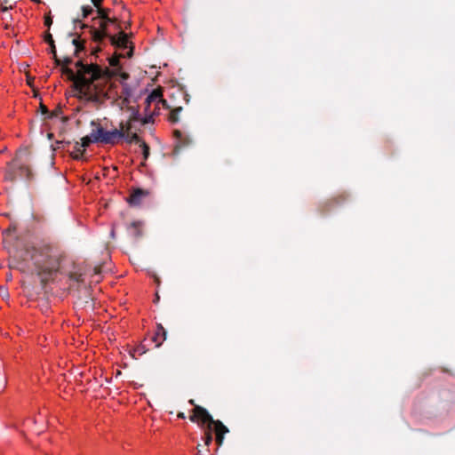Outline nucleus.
<instances>
[{
    "mask_svg": "<svg viewBox=\"0 0 455 455\" xmlns=\"http://www.w3.org/2000/svg\"><path fill=\"white\" fill-rule=\"evenodd\" d=\"M3 242L16 251H25L33 261L42 283H47L59 272L78 283H84V276L91 267L84 262H76L57 246L43 244L35 246L29 229H3Z\"/></svg>",
    "mask_w": 455,
    "mask_h": 455,
    "instance_id": "nucleus-1",
    "label": "nucleus"
},
{
    "mask_svg": "<svg viewBox=\"0 0 455 455\" xmlns=\"http://www.w3.org/2000/svg\"><path fill=\"white\" fill-rule=\"evenodd\" d=\"M96 12L98 14L97 19H99V28L82 23L79 20H75L74 22L75 24L79 23L82 28H88L92 41L98 44H101L112 35L110 27H114L116 30H120L121 27L118 24L117 19L110 16V9L102 8ZM95 20L96 18H93V20Z\"/></svg>",
    "mask_w": 455,
    "mask_h": 455,
    "instance_id": "nucleus-2",
    "label": "nucleus"
},
{
    "mask_svg": "<svg viewBox=\"0 0 455 455\" xmlns=\"http://www.w3.org/2000/svg\"><path fill=\"white\" fill-rule=\"evenodd\" d=\"M189 403L194 405V409L192 410V414L189 416V419L192 422L201 423L203 426H204V424H208L211 427H214V433L216 435L215 441L217 446H221L223 443L224 435L228 433V428L220 420L213 419L212 416L205 408L195 404L194 400H189Z\"/></svg>",
    "mask_w": 455,
    "mask_h": 455,
    "instance_id": "nucleus-3",
    "label": "nucleus"
},
{
    "mask_svg": "<svg viewBox=\"0 0 455 455\" xmlns=\"http://www.w3.org/2000/svg\"><path fill=\"white\" fill-rule=\"evenodd\" d=\"M91 125L95 127L97 133L96 139L99 141V145H116L124 137V130L123 127L108 131L96 121H92Z\"/></svg>",
    "mask_w": 455,
    "mask_h": 455,
    "instance_id": "nucleus-4",
    "label": "nucleus"
},
{
    "mask_svg": "<svg viewBox=\"0 0 455 455\" xmlns=\"http://www.w3.org/2000/svg\"><path fill=\"white\" fill-rule=\"evenodd\" d=\"M18 177L30 180L32 179L30 169L26 165L17 164L16 161L8 163L4 172V180L13 182Z\"/></svg>",
    "mask_w": 455,
    "mask_h": 455,
    "instance_id": "nucleus-5",
    "label": "nucleus"
},
{
    "mask_svg": "<svg viewBox=\"0 0 455 455\" xmlns=\"http://www.w3.org/2000/svg\"><path fill=\"white\" fill-rule=\"evenodd\" d=\"M107 40L109 41L111 45L115 48L127 52L122 55L124 58H132L133 55V47L131 45L128 34L124 32L122 29L118 30L116 35H111Z\"/></svg>",
    "mask_w": 455,
    "mask_h": 455,
    "instance_id": "nucleus-6",
    "label": "nucleus"
},
{
    "mask_svg": "<svg viewBox=\"0 0 455 455\" xmlns=\"http://www.w3.org/2000/svg\"><path fill=\"white\" fill-rule=\"evenodd\" d=\"M150 195L149 190L140 188H132L129 197L126 199L127 203L132 207L140 206L146 197Z\"/></svg>",
    "mask_w": 455,
    "mask_h": 455,
    "instance_id": "nucleus-7",
    "label": "nucleus"
},
{
    "mask_svg": "<svg viewBox=\"0 0 455 455\" xmlns=\"http://www.w3.org/2000/svg\"><path fill=\"white\" fill-rule=\"evenodd\" d=\"M74 90L77 93V98L80 100H84L87 102H92L95 104L100 103V93H91L84 92V89H83V86L74 84Z\"/></svg>",
    "mask_w": 455,
    "mask_h": 455,
    "instance_id": "nucleus-8",
    "label": "nucleus"
},
{
    "mask_svg": "<svg viewBox=\"0 0 455 455\" xmlns=\"http://www.w3.org/2000/svg\"><path fill=\"white\" fill-rule=\"evenodd\" d=\"M76 67L78 68L80 75H89L92 78H96L99 74V68L97 65L84 63L83 60H77Z\"/></svg>",
    "mask_w": 455,
    "mask_h": 455,
    "instance_id": "nucleus-9",
    "label": "nucleus"
},
{
    "mask_svg": "<svg viewBox=\"0 0 455 455\" xmlns=\"http://www.w3.org/2000/svg\"><path fill=\"white\" fill-rule=\"evenodd\" d=\"M94 78H87L84 76H77V79L75 82V84H77L81 86H83V89H84V92H91V93H99L98 86L93 84Z\"/></svg>",
    "mask_w": 455,
    "mask_h": 455,
    "instance_id": "nucleus-10",
    "label": "nucleus"
},
{
    "mask_svg": "<svg viewBox=\"0 0 455 455\" xmlns=\"http://www.w3.org/2000/svg\"><path fill=\"white\" fill-rule=\"evenodd\" d=\"M173 136L175 139V153H178L180 149L182 148H185L188 146L191 143V140L188 136L185 135L180 130H174L173 131Z\"/></svg>",
    "mask_w": 455,
    "mask_h": 455,
    "instance_id": "nucleus-11",
    "label": "nucleus"
},
{
    "mask_svg": "<svg viewBox=\"0 0 455 455\" xmlns=\"http://www.w3.org/2000/svg\"><path fill=\"white\" fill-rule=\"evenodd\" d=\"M44 40L49 45L48 52L50 54H52V59L54 60L55 64L59 65L60 62V59H59L58 56H57V51H56L55 43H54L52 35L49 31L44 33Z\"/></svg>",
    "mask_w": 455,
    "mask_h": 455,
    "instance_id": "nucleus-12",
    "label": "nucleus"
},
{
    "mask_svg": "<svg viewBox=\"0 0 455 455\" xmlns=\"http://www.w3.org/2000/svg\"><path fill=\"white\" fill-rule=\"evenodd\" d=\"M153 102H162L163 104H165L166 101L162 98V94L157 90H152L149 94L147 96L145 100V111L148 112L151 103Z\"/></svg>",
    "mask_w": 455,
    "mask_h": 455,
    "instance_id": "nucleus-13",
    "label": "nucleus"
},
{
    "mask_svg": "<svg viewBox=\"0 0 455 455\" xmlns=\"http://www.w3.org/2000/svg\"><path fill=\"white\" fill-rule=\"evenodd\" d=\"M166 331L161 323L156 326V332L151 338V340L156 343L155 347H159L163 342L166 339Z\"/></svg>",
    "mask_w": 455,
    "mask_h": 455,
    "instance_id": "nucleus-14",
    "label": "nucleus"
},
{
    "mask_svg": "<svg viewBox=\"0 0 455 455\" xmlns=\"http://www.w3.org/2000/svg\"><path fill=\"white\" fill-rule=\"evenodd\" d=\"M96 134L97 133L94 127L88 135L83 137L81 140L78 141L80 143V146H77V148H83L86 151V148L90 147L92 144L99 145V141L96 139Z\"/></svg>",
    "mask_w": 455,
    "mask_h": 455,
    "instance_id": "nucleus-15",
    "label": "nucleus"
},
{
    "mask_svg": "<svg viewBox=\"0 0 455 455\" xmlns=\"http://www.w3.org/2000/svg\"><path fill=\"white\" fill-rule=\"evenodd\" d=\"M198 424L204 428V436L203 439L204 442V446L206 447V451L209 452L208 447L212 444L213 440L212 433H214V427H211L208 424H204V426H203L201 423Z\"/></svg>",
    "mask_w": 455,
    "mask_h": 455,
    "instance_id": "nucleus-16",
    "label": "nucleus"
},
{
    "mask_svg": "<svg viewBox=\"0 0 455 455\" xmlns=\"http://www.w3.org/2000/svg\"><path fill=\"white\" fill-rule=\"evenodd\" d=\"M73 62L70 57H65L63 60H60V62L58 66L62 67V72L67 74L70 78L75 79L76 76L72 68H69Z\"/></svg>",
    "mask_w": 455,
    "mask_h": 455,
    "instance_id": "nucleus-17",
    "label": "nucleus"
},
{
    "mask_svg": "<svg viewBox=\"0 0 455 455\" xmlns=\"http://www.w3.org/2000/svg\"><path fill=\"white\" fill-rule=\"evenodd\" d=\"M131 126H129L126 131H124V137L121 139L124 140L126 143L128 144H132V143H135V144H140L143 140L140 139V137L137 134V133H130L129 132V130H130Z\"/></svg>",
    "mask_w": 455,
    "mask_h": 455,
    "instance_id": "nucleus-18",
    "label": "nucleus"
},
{
    "mask_svg": "<svg viewBox=\"0 0 455 455\" xmlns=\"http://www.w3.org/2000/svg\"><path fill=\"white\" fill-rule=\"evenodd\" d=\"M77 146H80V143L78 141H76L72 157L75 160H83L85 150L83 148H77Z\"/></svg>",
    "mask_w": 455,
    "mask_h": 455,
    "instance_id": "nucleus-19",
    "label": "nucleus"
},
{
    "mask_svg": "<svg viewBox=\"0 0 455 455\" xmlns=\"http://www.w3.org/2000/svg\"><path fill=\"white\" fill-rule=\"evenodd\" d=\"M147 351L148 348L146 347V346L144 344H140L137 347H133L130 354L133 358H137V356L142 355Z\"/></svg>",
    "mask_w": 455,
    "mask_h": 455,
    "instance_id": "nucleus-20",
    "label": "nucleus"
},
{
    "mask_svg": "<svg viewBox=\"0 0 455 455\" xmlns=\"http://www.w3.org/2000/svg\"><path fill=\"white\" fill-rule=\"evenodd\" d=\"M122 93L124 95V101L129 102V98L132 96V88L128 84H122Z\"/></svg>",
    "mask_w": 455,
    "mask_h": 455,
    "instance_id": "nucleus-21",
    "label": "nucleus"
},
{
    "mask_svg": "<svg viewBox=\"0 0 455 455\" xmlns=\"http://www.w3.org/2000/svg\"><path fill=\"white\" fill-rule=\"evenodd\" d=\"M181 108H176L175 110L172 111L170 116H169V121L172 123V124H176L179 122V113L181 111Z\"/></svg>",
    "mask_w": 455,
    "mask_h": 455,
    "instance_id": "nucleus-22",
    "label": "nucleus"
},
{
    "mask_svg": "<svg viewBox=\"0 0 455 455\" xmlns=\"http://www.w3.org/2000/svg\"><path fill=\"white\" fill-rule=\"evenodd\" d=\"M140 147L141 148V153L143 155V159L146 161L148 160V156H149V154H150V149H149V147L148 145L145 142V141H142L140 144Z\"/></svg>",
    "mask_w": 455,
    "mask_h": 455,
    "instance_id": "nucleus-23",
    "label": "nucleus"
},
{
    "mask_svg": "<svg viewBox=\"0 0 455 455\" xmlns=\"http://www.w3.org/2000/svg\"><path fill=\"white\" fill-rule=\"evenodd\" d=\"M94 12L93 8L90 5L82 6V17L83 19H86Z\"/></svg>",
    "mask_w": 455,
    "mask_h": 455,
    "instance_id": "nucleus-24",
    "label": "nucleus"
},
{
    "mask_svg": "<svg viewBox=\"0 0 455 455\" xmlns=\"http://www.w3.org/2000/svg\"><path fill=\"white\" fill-rule=\"evenodd\" d=\"M72 44L76 47L75 52H78L80 50L84 49V44L80 41L79 38H74L72 40Z\"/></svg>",
    "mask_w": 455,
    "mask_h": 455,
    "instance_id": "nucleus-25",
    "label": "nucleus"
},
{
    "mask_svg": "<svg viewBox=\"0 0 455 455\" xmlns=\"http://www.w3.org/2000/svg\"><path fill=\"white\" fill-rule=\"evenodd\" d=\"M62 113V110L60 108H57L53 111H50L49 116H47V119H52L55 117H59L60 115Z\"/></svg>",
    "mask_w": 455,
    "mask_h": 455,
    "instance_id": "nucleus-26",
    "label": "nucleus"
},
{
    "mask_svg": "<svg viewBox=\"0 0 455 455\" xmlns=\"http://www.w3.org/2000/svg\"><path fill=\"white\" fill-rule=\"evenodd\" d=\"M39 110L43 116H44V118L47 119V116H49L50 110L47 108L45 105L43 103L40 104Z\"/></svg>",
    "mask_w": 455,
    "mask_h": 455,
    "instance_id": "nucleus-27",
    "label": "nucleus"
},
{
    "mask_svg": "<svg viewBox=\"0 0 455 455\" xmlns=\"http://www.w3.org/2000/svg\"><path fill=\"white\" fill-rule=\"evenodd\" d=\"M52 24V17L51 16V13L44 16V26L48 28H51Z\"/></svg>",
    "mask_w": 455,
    "mask_h": 455,
    "instance_id": "nucleus-28",
    "label": "nucleus"
},
{
    "mask_svg": "<svg viewBox=\"0 0 455 455\" xmlns=\"http://www.w3.org/2000/svg\"><path fill=\"white\" fill-rule=\"evenodd\" d=\"M132 119L134 121H140L141 120V115L138 109L132 110Z\"/></svg>",
    "mask_w": 455,
    "mask_h": 455,
    "instance_id": "nucleus-29",
    "label": "nucleus"
},
{
    "mask_svg": "<svg viewBox=\"0 0 455 455\" xmlns=\"http://www.w3.org/2000/svg\"><path fill=\"white\" fill-rule=\"evenodd\" d=\"M140 121L144 124H149V123H151L153 121V115L152 114L147 115L145 117L141 118Z\"/></svg>",
    "mask_w": 455,
    "mask_h": 455,
    "instance_id": "nucleus-30",
    "label": "nucleus"
},
{
    "mask_svg": "<svg viewBox=\"0 0 455 455\" xmlns=\"http://www.w3.org/2000/svg\"><path fill=\"white\" fill-rule=\"evenodd\" d=\"M91 1L93 4V5L97 8V10L102 9V7H101L102 0H91Z\"/></svg>",
    "mask_w": 455,
    "mask_h": 455,
    "instance_id": "nucleus-31",
    "label": "nucleus"
},
{
    "mask_svg": "<svg viewBox=\"0 0 455 455\" xmlns=\"http://www.w3.org/2000/svg\"><path fill=\"white\" fill-rule=\"evenodd\" d=\"M1 10L4 14H8L9 8L7 6H2Z\"/></svg>",
    "mask_w": 455,
    "mask_h": 455,
    "instance_id": "nucleus-32",
    "label": "nucleus"
},
{
    "mask_svg": "<svg viewBox=\"0 0 455 455\" xmlns=\"http://www.w3.org/2000/svg\"><path fill=\"white\" fill-rule=\"evenodd\" d=\"M178 418L180 419H185V414L183 412H179L178 413Z\"/></svg>",
    "mask_w": 455,
    "mask_h": 455,
    "instance_id": "nucleus-33",
    "label": "nucleus"
},
{
    "mask_svg": "<svg viewBox=\"0 0 455 455\" xmlns=\"http://www.w3.org/2000/svg\"><path fill=\"white\" fill-rule=\"evenodd\" d=\"M115 235H116L115 229H111V230H110V236H111L112 238H114V237H115Z\"/></svg>",
    "mask_w": 455,
    "mask_h": 455,
    "instance_id": "nucleus-34",
    "label": "nucleus"
},
{
    "mask_svg": "<svg viewBox=\"0 0 455 455\" xmlns=\"http://www.w3.org/2000/svg\"><path fill=\"white\" fill-rule=\"evenodd\" d=\"M135 235H136V236H140L141 235L140 229H136Z\"/></svg>",
    "mask_w": 455,
    "mask_h": 455,
    "instance_id": "nucleus-35",
    "label": "nucleus"
},
{
    "mask_svg": "<svg viewBox=\"0 0 455 455\" xmlns=\"http://www.w3.org/2000/svg\"><path fill=\"white\" fill-rule=\"evenodd\" d=\"M131 228H137V224H136L135 222L132 223V226H131Z\"/></svg>",
    "mask_w": 455,
    "mask_h": 455,
    "instance_id": "nucleus-36",
    "label": "nucleus"
},
{
    "mask_svg": "<svg viewBox=\"0 0 455 455\" xmlns=\"http://www.w3.org/2000/svg\"><path fill=\"white\" fill-rule=\"evenodd\" d=\"M159 299H160V298H159L158 294H156V300H154V303H156V300L158 301V300H159Z\"/></svg>",
    "mask_w": 455,
    "mask_h": 455,
    "instance_id": "nucleus-37",
    "label": "nucleus"
},
{
    "mask_svg": "<svg viewBox=\"0 0 455 455\" xmlns=\"http://www.w3.org/2000/svg\"><path fill=\"white\" fill-rule=\"evenodd\" d=\"M159 299H160V298H159L158 294H156V300H154V303H156V300L158 301V300H159Z\"/></svg>",
    "mask_w": 455,
    "mask_h": 455,
    "instance_id": "nucleus-38",
    "label": "nucleus"
},
{
    "mask_svg": "<svg viewBox=\"0 0 455 455\" xmlns=\"http://www.w3.org/2000/svg\"><path fill=\"white\" fill-rule=\"evenodd\" d=\"M11 18L12 17V14H6V16L4 17V20H7V18Z\"/></svg>",
    "mask_w": 455,
    "mask_h": 455,
    "instance_id": "nucleus-39",
    "label": "nucleus"
},
{
    "mask_svg": "<svg viewBox=\"0 0 455 455\" xmlns=\"http://www.w3.org/2000/svg\"><path fill=\"white\" fill-rule=\"evenodd\" d=\"M11 18L12 17V14H6V16L4 17V20H7V18Z\"/></svg>",
    "mask_w": 455,
    "mask_h": 455,
    "instance_id": "nucleus-40",
    "label": "nucleus"
},
{
    "mask_svg": "<svg viewBox=\"0 0 455 455\" xmlns=\"http://www.w3.org/2000/svg\"><path fill=\"white\" fill-rule=\"evenodd\" d=\"M11 18L12 17V14H6V16L4 17V20H7V18Z\"/></svg>",
    "mask_w": 455,
    "mask_h": 455,
    "instance_id": "nucleus-41",
    "label": "nucleus"
},
{
    "mask_svg": "<svg viewBox=\"0 0 455 455\" xmlns=\"http://www.w3.org/2000/svg\"><path fill=\"white\" fill-rule=\"evenodd\" d=\"M196 455H204V454L202 453L201 450H198Z\"/></svg>",
    "mask_w": 455,
    "mask_h": 455,
    "instance_id": "nucleus-42",
    "label": "nucleus"
},
{
    "mask_svg": "<svg viewBox=\"0 0 455 455\" xmlns=\"http://www.w3.org/2000/svg\"><path fill=\"white\" fill-rule=\"evenodd\" d=\"M127 77H128V75H126V74L123 76L124 79H126Z\"/></svg>",
    "mask_w": 455,
    "mask_h": 455,
    "instance_id": "nucleus-43",
    "label": "nucleus"
}]
</instances>
